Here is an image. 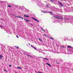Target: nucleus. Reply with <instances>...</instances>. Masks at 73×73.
<instances>
[{
	"instance_id": "nucleus-1",
	"label": "nucleus",
	"mask_w": 73,
	"mask_h": 73,
	"mask_svg": "<svg viewBox=\"0 0 73 73\" xmlns=\"http://www.w3.org/2000/svg\"><path fill=\"white\" fill-rule=\"evenodd\" d=\"M32 19H33V20H35V21H38V22H39V21H38V20H37V19L33 17H32Z\"/></svg>"
},
{
	"instance_id": "nucleus-2",
	"label": "nucleus",
	"mask_w": 73,
	"mask_h": 73,
	"mask_svg": "<svg viewBox=\"0 0 73 73\" xmlns=\"http://www.w3.org/2000/svg\"><path fill=\"white\" fill-rule=\"evenodd\" d=\"M58 3H59V4L61 6H62V7H63V6L64 5H63L62 4V3H61L60 2H59Z\"/></svg>"
},
{
	"instance_id": "nucleus-3",
	"label": "nucleus",
	"mask_w": 73,
	"mask_h": 73,
	"mask_svg": "<svg viewBox=\"0 0 73 73\" xmlns=\"http://www.w3.org/2000/svg\"><path fill=\"white\" fill-rule=\"evenodd\" d=\"M46 65H48V66H50V67H51L52 66H51V65H50V64H49L48 63H46Z\"/></svg>"
},
{
	"instance_id": "nucleus-4",
	"label": "nucleus",
	"mask_w": 73,
	"mask_h": 73,
	"mask_svg": "<svg viewBox=\"0 0 73 73\" xmlns=\"http://www.w3.org/2000/svg\"><path fill=\"white\" fill-rule=\"evenodd\" d=\"M31 46L32 47V48H34L35 50H36V48L35 47H34V46H32V45H31Z\"/></svg>"
},
{
	"instance_id": "nucleus-5",
	"label": "nucleus",
	"mask_w": 73,
	"mask_h": 73,
	"mask_svg": "<svg viewBox=\"0 0 73 73\" xmlns=\"http://www.w3.org/2000/svg\"><path fill=\"white\" fill-rule=\"evenodd\" d=\"M24 17H29V16H28L27 15H24Z\"/></svg>"
},
{
	"instance_id": "nucleus-6",
	"label": "nucleus",
	"mask_w": 73,
	"mask_h": 73,
	"mask_svg": "<svg viewBox=\"0 0 73 73\" xmlns=\"http://www.w3.org/2000/svg\"><path fill=\"white\" fill-rule=\"evenodd\" d=\"M3 58V56L0 55V59H2Z\"/></svg>"
},
{
	"instance_id": "nucleus-7",
	"label": "nucleus",
	"mask_w": 73,
	"mask_h": 73,
	"mask_svg": "<svg viewBox=\"0 0 73 73\" xmlns=\"http://www.w3.org/2000/svg\"><path fill=\"white\" fill-rule=\"evenodd\" d=\"M17 68L18 69H22V68L20 67H17Z\"/></svg>"
},
{
	"instance_id": "nucleus-8",
	"label": "nucleus",
	"mask_w": 73,
	"mask_h": 73,
	"mask_svg": "<svg viewBox=\"0 0 73 73\" xmlns=\"http://www.w3.org/2000/svg\"><path fill=\"white\" fill-rule=\"evenodd\" d=\"M15 47L16 48V49H19V46H15Z\"/></svg>"
},
{
	"instance_id": "nucleus-9",
	"label": "nucleus",
	"mask_w": 73,
	"mask_h": 73,
	"mask_svg": "<svg viewBox=\"0 0 73 73\" xmlns=\"http://www.w3.org/2000/svg\"><path fill=\"white\" fill-rule=\"evenodd\" d=\"M67 47H68V48H72V46H67Z\"/></svg>"
},
{
	"instance_id": "nucleus-10",
	"label": "nucleus",
	"mask_w": 73,
	"mask_h": 73,
	"mask_svg": "<svg viewBox=\"0 0 73 73\" xmlns=\"http://www.w3.org/2000/svg\"><path fill=\"white\" fill-rule=\"evenodd\" d=\"M26 54V55H27V56H28V57H32V56H31V55H28V54Z\"/></svg>"
},
{
	"instance_id": "nucleus-11",
	"label": "nucleus",
	"mask_w": 73,
	"mask_h": 73,
	"mask_svg": "<svg viewBox=\"0 0 73 73\" xmlns=\"http://www.w3.org/2000/svg\"><path fill=\"white\" fill-rule=\"evenodd\" d=\"M26 21H27L28 22H30V21L29 20H26Z\"/></svg>"
},
{
	"instance_id": "nucleus-12",
	"label": "nucleus",
	"mask_w": 73,
	"mask_h": 73,
	"mask_svg": "<svg viewBox=\"0 0 73 73\" xmlns=\"http://www.w3.org/2000/svg\"><path fill=\"white\" fill-rule=\"evenodd\" d=\"M44 59L46 60H48V59L46 58H44Z\"/></svg>"
},
{
	"instance_id": "nucleus-13",
	"label": "nucleus",
	"mask_w": 73,
	"mask_h": 73,
	"mask_svg": "<svg viewBox=\"0 0 73 73\" xmlns=\"http://www.w3.org/2000/svg\"><path fill=\"white\" fill-rule=\"evenodd\" d=\"M19 18H21V19H22L23 20V17H21L19 16Z\"/></svg>"
},
{
	"instance_id": "nucleus-14",
	"label": "nucleus",
	"mask_w": 73,
	"mask_h": 73,
	"mask_svg": "<svg viewBox=\"0 0 73 73\" xmlns=\"http://www.w3.org/2000/svg\"><path fill=\"white\" fill-rule=\"evenodd\" d=\"M50 38H51V39H52V40H54V39L52 38L51 37H50Z\"/></svg>"
},
{
	"instance_id": "nucleus-15",
	"label": "nucleus",
	"mask_w": 73,
	"mask_h": 73,
	"mask_svg": "<svg viewBox=\"0 0 73 73\" xmlns=\"http://www.w3.org/2000/svg\"><path fill=\"white\" fill-rule=\"evenodd\" d=\"M13 15V16H15V17H17L18 18V17H19L15 15Z\"/></svg>"
},
{
	"instance_id": "nucleus-16",
	"label": "nucleus",
	"mask_w": 73,
	"mask_h": 73,
	"mask_svg": "<svg viewBox=\"0 0 73 73\" xmlns=\"http://www.w3.org/2000/svg\"><path fill=\"white\" fill-rule=\"evenodd\" d=\"M42 12H43V13H46V12H45V11H42Z\"/></svg>"
},
{
	"instance_id": "nucleus-17",
	"label": "nucleus",
	"mask_w": 73,
	"mask_h": 73,
	"mask_svg": "<svg viewBox=\"0 0 73 73\" xmlns=\"http://www.w3.org/2000/svg\"><path fill=\"white\" fill-rule=\"evenodd\" d=\"M37 40H40V41H42V40H41V39H38V38H37Z\"/></svg>"
},
{
	"instance_id": "nucleus-18",
	"label": "nucleus",
	"mask_w": 73,
	"mask_h": 73,
	"mask_svg": "<svg viewBox=\"0 0 73 73\" xmlns=\"http://www.w3.org/2000/svg\"><path fill=\"white\" fill-rule=\"evenodd\" d=\"M42 31H43L44 32H45V30H44V29H42Z\"/></svg>"
},
{
	"instance_id": "nucleus-19",
	"label": "nucleus",
	"mask_w": 73,
	"mask_h": 73,
	"mask_svg": "<svg viewBox=\"0 0 73 73\" xmlns=\"http://www.w3.org/2000/svg\"><path fill=\"white\" fill-rule=\"evenodd\" d=\"M16 37H17V38H19V36H18V35H17L16 36Z\"/></svg>"
},
{
	"instance_id": "nucleus-20",
	"label": "nucleus",
	"mask_w": 73,
	"mask_h": 73,
	"mask_svg": "<svg viewBox=\"0 0 73 73\" xmlns=\"http://www.w3.org/2000/svg\"><path fill=\"white\" fill-rule=\"evenodd\" d=\"M54 17H55V18H58V17H55V16Z\"/></svg>"
},
{
	"instance_id": "nucleus-21",
	"label": "nucleus",
	"mask_w": 73,
	"mask_h": 73,
	"mask_svg": "<svg viewBox=\"0 0 73 73\" xmlns=\"http://www.w3.org/2000/svg\"><path fill=\"white\" fill-rule=\"evenodd\" d=\"M9 66L11 67L12 66V65H9Z\"/></svg>"
},
{
	"instance_id": "nucleus-22",
	"label": "nucleus",
	"mask_w": 73,
	"mask_h": 73,
	"mask_svg": "<svg viewBox=\"0 0 73 73\" xmlns=\"http://www.w3.org/2000/svg\"><path fill=\"white\" fill-rule=\"evenodd\" d=\"M50 0V1H52V3L53 2V1L52 0Z\"/></svg>"
},
{
	"instance_id": "nucleus-23",
	"label": "nucleus",
	"mask_w": 73,
	"mask_h": 73,
	"mask_svg": "<svg viewBox=\"0 0 73 73\" xmlns=\"http://www.w3.org/2000/svg\"><path fill=\"white\" fill-rule=\"evenodd\" d=\"M8 7H11V6H10V5H9L8 6Z\"/></svg>"
},
{
	"instance_id": "nucleus-24",
	"label": "nucleus",
	"mask_w": 73,
	"mask_h": 73,
	"mask_svg": "<svg viewBox=\"0 0 73 73\" xmlns=\"http://www.w3.org/2000/svg\"><path fill=\"white\" fill-rule=\"evenodd\" d=\"M48 13H52V12H51V11L49 12Z\"/></svg>"
},
{
	"instance_id": "nucleus-25",
	"label": "nucleus",
	"mask_w": 73,
	"mask_h": 73,
	"mask_svg": "<svg viewBox=\"0 0 73 73\" xmlns=\"http://www.w3.org/2000/svg\"><path fill=\"white\" fill-rule=\"evenodd\" d=\"M44 36H47V35H46L45 34H44Z\"/></svg>"
},
{
	"instance_id": "nucleus-26",
	"label": "nucleus",
	"mask_w": 73,
	"mask_h": 73,
	"mask_svg": "<svg viewBox=\"0 0 73 73\" xmlns=\"http://www.w3.org/2000/svg\"><path fill=\"white\" fill-rule=\"evenodd\" d=\"M60 19H64L62 18H60Z\"/></svg>"
},
{
	"instance_id": "nucleus-27",
	"label": "nucleus",
	"mask_w": 73,
	"mask_h": 73,
	"mask_svg": "<svg viewBox=\"0 0 73 73\" xmlns=\"http://www.w3.org/2000/svg\"><path fill=\"white\" fill-rule=\"evenodd\" d=\"M58 19H60V18L58 17Z\"/></svg>"
},
{
	"instance_id": "nucleus-28",
	"label": "nucleus",
	"mask_w": 73,
	"mask_h": 73,
	"mask_svg": "<svg viewBox=\"0 0 73 73\" xmlns=\"http://www.w3.org/2000/svg\"><path fill=\"white\" fill-rule=\"evenodd\" d=\"M4 71H7V70H4Z\"/></svg>"
},
{
	"instance_id": "nucleus-29",
	"label": "nucleus",
	"mask_w": 73,
	"mask_h": 73,
	"mask_svg": "<svg viewBox=\"0 0 73 73\" xmlns=\"http://www.w3.org/2000/svg\"><path fill=\"white\" fill-rule=\"evenodd\" d=\"M46 7H48V6L47 5H46Z\"/></svg>"
},
{
	"instance_id": "nucleus-30",
	"label": "nucleus",
	"mask_w": 73,
	"mask_h": 73,
	"mask_svg": "<svg viewBox=\"0 0 73 73\" xmlns=\"http://www.w3.org/2000/svg\"><path fill=\"white\" fill-rule=\"evenodd\" d=\"M56 64H59V63H56Z\"/></svg>"
},
{
	"instance_id": "nucleus-31",
	"label": "nucleus",
	"mask_w": 73,
	"mask_h": 73,
	"mask_svg": "<svg viewBox=\"0 0 73 73\" xmlns=\"http://www.w3.org/2000/svg\"><path fill=\"white\" fill-rule=\"evenodd\" d=\"M60 1H63V0H60Z\"/></svg>"
},
{
	"instance_id": "nucleus-32",
	"label": "nucleus",
	"mask_w": 73,
	"mask_h": 73,
	"mask_svg": "<svg viewBox=\"0 0 73 73\" xmlns=\"http://www.w3.org/2000/svg\"><path fill=\"white\" fill-rule=\"evenodd\" d=\"M1 27H3L1 26H0Z\"/></svg>"
},
{
	"instance_id": "nucleus-33",
	"label": "nucleus",
	"mask_w": 73,
	"mask_h": 73,
	"mask_svg": "<svg viewBox=\"0 0 73 73\" xmlns=\"http://www.w3.org/2000/svg\"><path fill=\"white\" fill-rule=\"evenodd\" d=\"M64 1H65V0H64Z\"/></svg>"
},
{
	"instance_id": "nucleus-34",
	"label": "nucleus",
	"mask_w": 73,
	"mask_h": 73,
	"mask_svg": "<svg viewBox=\"0 0 73 73\" xmlns=\"http://www.w3.org/2000/svg\"><path fill=\"white\" fill-rule=\"evenodd\" d=\"M29 44V45H30V44Z\"/></svg>"
},
{
	"instance_id": "nucleus-35",
	"label": "nucleus",
	"mask_w": 73,
	"mask_h": 73,
	"mask_svg": "<svg viewBox=\"0 0 73 73\" xmlns=\"http://www.w3.org/2000/svg\"><path fill=\"white\" fill-rule=\"evenodd\" d=\"M24 20H25V19H24Z\"/></svg>"
},
{
	"instance_id": "nucleus-36",
	"label": "nucleus",
	"mask_w": 73,
	"mask_h": 73,
	"mask_svg": "<svg viewBox=\"0 0 73 73\" xmlns=\"http://www.w3.org/2000/svg\"><path fill=\"white\" fill-rule=\"evenodd\" d=\"M40 58H42V57H41Z\"/></svg>"
}]
</instances>
